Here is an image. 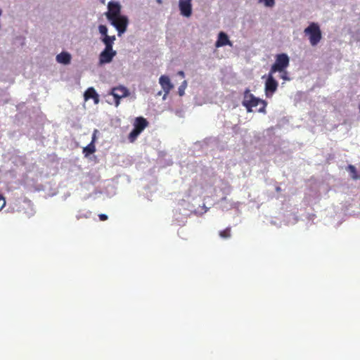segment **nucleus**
<instances>
[{
    "mask_svg": "<svg viewBox=\"0 0 360 360\" xmlns=\"http://www.w3.org/2000/svg\"><path fill=\"white\" fill-rule=\"evenodd\" d=\"M108 11L105 13V15L108 20H112L113 18L121 15V6L119 3L110 1L108 3Z\"/></svg>",
    "mask_w": 360,
    "mask_h": 360,
    "instance_id": "obj_8",
    "label": "nucleus"
},
{
    "mask_svg": "<svg viewBox=\"0 0 360 360\" xmlns=\"http://www.w3.org/2000/svg\"><path fill=\"white\" fill-rule=\"evenodd\" d=\"M96 151V147L95 145L93 144V143H90L89 145H87L86 147L83 148V153L84 154L85 157H88L89 155L93 154Z\"/></svg>",
    "mask_w": 360,
    "mask_h": 360,
    "instance_id": "obj_17",
    "label": "nucleus"
},
{
    "mask_svg": "<svg viewBox=\"0 0 360 360\" xmlns=\"http://www.w3.org/2000/svg\"><path fill=\"white\" fill-rule=\"evenodd\" d=\"M6 200L4 197L0 194V211L5 207Z\"/></svg>",
    "mask_w": 360,
    "mask_h": 360,
    "instance_id": "obj_22",
    "label": "nucleus"
},
{
    "mask_svg": "<svg viewBox=\"0 0 360 360\" xmlns=\"http://www.w3.org/2000/svg\"><path fill=\"white\" fill-rule=\"evenodd\" d=\"M274 74V73H271V72H269L264 84L265 95L268 98H270L273 96L278 86V82L274 79L273 76Z\"/></svg>",
    "mask_w": 360,
    "mask_h": 360,
    "instance_id": "obj_5",
    "label": "nucleus"
},
{
    "mask_svg": "<svg viewBox=\"0 0 360 360\" xmlns=\"http://www.w3.org/2000/svg\"><path fill=\"white\" fill-rule=\"evenodd\" d=\"M347 170L350 173L351 177L354 180L360 179V174L356 171V167L352 165H349L347 167Z\"/></svg>",
    "mask_w": 360,
    "mask_h": 360,
    "instance_id": "obj_16",
    "label": "nucleus"
},
{
    "mask_svg": "<svg viewBox=\"0 0 360 360\" xmlns=\"http://www.w3.org/2000/svg\"><path fill=\"white\" fill-rule=\"evenodd\" d=\"M187 87V82L184 80L181 86L179 87L178 92L179 96H182L184 95L185 89Z\"/></svg>",
    "mask_w": 360,
    "mask_h": 360,
    "instance_id": "obj_19",
    "label": "nucleus"
},
{
    "mask_svg": "<svg viewBox=\"0 0 360 360\" xmlns=\"http://www.w3.org/2000/svg\"><path fill=\"white\" fill-rule=\"evenodd\" d=\"M158 2L160 3V2H161V0H158Z\"/></svg>",
    "mask_w": 360,
    "mask_h": 360,
    "instance_id": "obj_28",
    "label": "nucleus"
},
{
    "mask_svg": "<svg viewBox=\"0 0 360 360\" xmlns=\"http://www.w3.org/2000/svg\"><path fill=\"white\" fill-rule=\"evenodd\" d=\"M111 24L117 29L118 35L120 36L123 34L127 27L129 20L127 17L124 15H120L110 20Z\"/></svg>",
    "mask_w": 360,
    "mask_h": 360,
    "instance_id": "obj_6",
    "label": "nucleus"
},
{
    "mask_svg": "<svg viewBox=\"0 0 360 360\" xmlns=\"http://www.w3.org/2000/svg\"><path fill=\"white\" fill-rule=\"evenodd\" d=\"M261 2H263L264 5L267 7H273L275 4V0H259Z\"/></svg>",
    "mask_w": 360,
    "mask_h": 360,
    "instance_id": "obj_21",
    "label": "nucleus"
},
{
    "mask_svg": "<svg viewBox=\"0 0 360 360\" xmlns=\"http://www.w3.org/2000/svg\"><path fill=\"white\" fill-rule=\"evenodd\" d=\"M148 125V122L146 118L143 117H136L134 122V129L128 136L129 141L133 143Z\"/></svg>",
    "mask_w": 360,
    "mask_h": 360,
    "instance_id": "obj_3",
    "label": "nucleus"
},
{
    "mask_svg": "<svg viewBox=\"0 0 360 360\" xmlns=\"http://www.w3.org/2000/svg\"><path fill=\"white\" fill-rule=\"evenodd\" d=\"M289 63V57L286 53L277 54L275 63L271 65L269 72L271 73L283 72L288 67Z\"/></svg>",
    "mask_w": 360,
    "mask_h": 360,
    "instance_id": "obj_4",
    "label": "nucleus"
},
{
    "mask_svg": "<svg viewBox=\"0 0 360 360\" xmlns=\"http://www.w3.org/2000/svg\"><path fill=\"white\" fill-rule=\"evenodd\" d=\"M159 83L161 85L164 91L167 94H168L174 87L170 82L169 77L165 75H162L160 77Z\"/></svg>",
    "mask_w": 360,
    "mask_h": 360,
    "instance_id": "obj_12",
    "label": "nucleus"
},
{
    "mask_svg": "<svg viewBox=\"0 0 360 360\" xmlns=\"http://www.w3.org/2000/svg\"><path fill=\"white\" fill-rule=\"evenodd\" d=\"M84 98L86 101L90 98H93L95 103H98V95L93 87L87 89L84 93Z\"/></svg>",
    "mask_w": 360,
    "mask_h": 360,
    "instance_id": "obj_14",
    "label": "nucleus"
},
{
    "mask_svg": "<svg viewBox=\"0 0 360 360\" xmlns=\"http://www.w3.org/2000/svg\"><path fill=\"white\" fill-rule=\"evenodd\" d=\"M71 55L68 52H61L56 56V61L63 65H68L70 63Z\"/></svg>",
    "mask_w": 360,
    "mask_h": 360,
    "instance_id": "obj_13",
    "label": "nucleus"
},
{
    "mask_svg": "<svg viewBox=\"0 0 360 360\" xmlns=\"http://www.w3.org/2000/svg\"><path fill=\"white\" fill-rule=\"evenodd\" d=\"M97 133H98V130L94 129L93 135H92L91 141V143H93L94 145H95V142L96 141V134Z\"/></svg>",
    "mask_w": 360,
    "mask_h": 360,
    "instance_id": "obj_23",
    "label": "nucleus"
},
{
    "mask_svg": "<svg viewBox=\"0 0 360 360\" xmlns=\"http://www.w3.org/2000/svg\"><path fill=\"white\" fill-rule=\"evenodd\" d=\"M179 9L181 14L185 17H190L192 14L191 0H179Z\"/></svg>",
    "mask_w": 360,
    "mask_h": 360,
    "instance_id": "obj_10",
    "label": "nucleus"
},
{
    "mask_svg": "<svg viewBox=\"0 0 360 360\" xmlns=\"http://www.w3.org/2000/svg\"><path fill=\"white\" fill-rule=\"evenodd\" d=\"M116 54L117 52L113 49L105 48L99 55V63L103 65L110 63Z\"/></svg>",
    "mask_w": 360,
    "mask_h": 360,
    "instance_id": "obj_9",
    "label": "nucleus"
},
{
    "mask_svg": "<svg viewBox=\"0 0 360 360\" xmlns=\"http://www.w3.org/2000/svg\"><path fill=\"white\" fill-rule=\"evenodd\" d=\"M226 45L232 46V43L229 39L228 35L224 32H220L218 35V39L215 43V46L219 48Z\"/></svg>",
    "mask_w": 360,
    "mask_h": 360,
    "instance_id": "obj_11",
    "label": "nucleus"
},
{
    "mask_svg": "<svg viewBox=\"0 0 360 360\" xmlns=\"http://www.w3.org/2000/svg\"><path fill=\"white\" fill-rule=\"evenodd\" d=\"M304 32L308 37L310 44L313 46H316L322 38L320 27L316 22H311L304 29Z\"/></svg>",
    "mask_w": 360,
    "mask_h": 360,
    "instance_id": "obj_2",
    "label": "nucleus"
},
{
    "mask_svg": "<svg viewBox=\"0 0 360 360\" xmlns=\"http://www.w3.org/2000/svg\"><path fill=\"white\" fill-rule=\"evenodd\" d=\"M219 236L222 238L227 239L231 236V227H227L223 231H219Z\"/></svg>",
    "mask_w": 360,
    "mask_h": 360,
    "instance_id": "obj_18",
    "label": "nucleus"
},
{
    "mask_svg": "<svg viewBox=\"0 0 360 360\" xmlns=\"http://www.w3.org/2000/svg\"><path fill=\"white\" fill-rule=\"evenodd\" d=\"M242 104L249 112L252 111L253 108H256L259 105L260 107L257 109V111L259 112L266 113V107L267 105L266 101L255 96L250 93V90L249 89H246L244 91Z\"/></svg>",
    "mask_w": 360,
    "mask_h": 360,
    "instance_id": "obj_1",
    "label": "nucleus"
},
{
    "mask_svg": "<svg viewBox=\"0 0 360 360\" xmlns=\"http://www.w3.org/2000/svg\"><path fill=\"white\" fill-rule=\"evenodd\" d=\"M98 30H99V32L103 35L104 37H105L106 35H108V28L105 25H99L98 27Z\"/></svg>",
    "mask_w": 360,
    "mask_h": 360,
    "instance_id": "obj_20",
    "label": "nucleus"
},
{
    "mask_svg": "<svg viewBox=\"0 0 360 360\" xmlns=\"http://www.w3.org/2000/svg\"><path fill=\"white\" fill-rule=\"evenodd\" d=\"M115 39V36L106 35L105 37H104L102 41L105 46V48L112 49V46Z\"/></svg>",
    "mask_w": 360,
    "mask_h": 360,
    "instance_id": "obj_15",
    "label": "nucleus"
},
{
    "mask_svg": "<svg viewBox=\"0 0 360 360\" xmlns=\"http://www.w3.org/2000/svg\"><path fill=\"white\" fill-rule=\"evenodd\" d=\"M276 191L277 192H280V191H281V187L277 186V187L276 188Z\"/></svg>",
    "mask_w": 360,
    "mask_h": 360,
    "instance_id": "obj_27",
    "label": "nucleus"
},
{
    "mask_svg": "<svg viewBox=\"0 0 360 360\" xmlns=\"http://www.w3.org/2000/svg\"><path fill=\"white\" fill-rule=\"evenodd\" d=\"M115 98V105L117 107L120 105V99L124 97H127L129 95V90L123 86H119L114 87L111 89V93Z\"/></svg>",
    "mask_w": 360,
    "mask_h": 360,
    "instance_id": "obj_7",
    "label": "nucleus"
},
{
    "mask_svg": "<svg viewBox=\"0 0 360 360\" xmlns=\"http://www.w3.org/2000/svg\"><path fill=\"white\" fill-rule=\"evenodd\" d=\"M178 75H179V76H181V77H185L184 72V71H182V70L179 71V72H178Z\"/></svg>",
    "mask_w": 360,
    "mask_h": 360,
    "instance_id": "obj_26",
    "label": "nucleus"
},
{
    "mask_svg": "<svg viewBox=\"0 0 360 360\" xmlns=\"http://www.w3.org/2000/svg\"><path fill=\"white\" fill-rule=\"evenodd\" d=\"M281 73V77L284 79V80H288L289 78L288 77V73L286 72L285 70H283V72H280Z\"/></svg>",
    "mask_w": 360,
    "mask_h": 360,
    "instance_id": "obj_24",
    "label": "nucleus"
},
{
    "mask_svg": "<svg viewBox=\"0 0 360 360\" xmlns=\"http://www.w3.org/2000/svg\"><path fill=\"white\" fill-rule=\"evenodd\" d=\"M98 217H99V219H100L101 221H105V220H107V219H108V216H107L106 214H100L98 215Z\"/></svg>",
    "mask_w": 360,
    "mask_h": 360,
    "instance_id": "obj_25",
    "label": "nucleus"
}]
</instances>
